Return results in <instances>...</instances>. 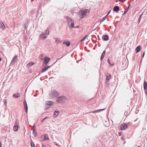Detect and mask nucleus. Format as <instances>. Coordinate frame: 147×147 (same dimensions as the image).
<instances>
[{
  "mask_svg": "<svg viewBox=\"0 0 147 147\" xmlns=\"http://www.w3.org/2000/svg\"><path fill=\"white\" fill-rule=\"evenodd\" d=\"M48 117H46L45 118L43 119L42 120V122H43L46 119H47Z\"/></svg>",
  "mask_w": 147,
  "mask_h": 147,
  "instance_id": "29",
  "label": "nucleus"
},
{
  "mask_svg": "<svg viewBox=\"0 0 147 147\" xmlns=\"http://www.w3.org/2000/svg\"><path fill=\"white\" fill-rule=\"evenodd\" d=\"M66 18L67 20V23L69 28L70 29H71L74 28V24L73 20L69 17H66Z\"/></svg>",
  "mask_w": 147,
  "mask_h": 147,
  "instance_id": "1",
  "label": "nucleus"
},
{
  "mask_svg": "<svg viewBox=\"0 0 147 147\" xmlns=\"http://www.w3.org/2000/svg\"><path fill=\"white\" fill-rule=\"evenodd\" d=\"M16 57H14V58L12 60V61H14L15 60V59L16 58Z\"/></svg>",
  "mask_w": 147,
  "mask_h": 147,
  "instance_id": "35",
  "label": "nucleus"
},
{
  "mask_svg": "<svg viewBox=\"0 0 147 147\" xmlns=\"http://www.w3.org/2000/svg\"><path fill=\"white\" fill-rule=\"evenodd\" d=\"M141 16H142V15H141V16H140V17H141Z\"/></svg>",
  "mask_w": 147,
  "mask_h": 147,
  "instance_id": "43",
  "label": "nucleus"
},
{
  "mask_svg": "<svg viewBox=\"0 0 147 147\" xmlns=\"http://www.w3.org/2000/svg\"><path fill=\"white\" fill-rule=\"evenodd\" d=\"M41 137L42 138H43V140H49V139L48 136L47 134H45L42 135L41 136Z\"/></svg>",
  "mask_w": 147,
  "mask_h": 147,
  "instance_id": "8",
  "label": "nucleus"
},
{
  "mask_svg": "<svg viewBox=\"0 0 147 147\" xmlns=\"http://www.w3.org/2000/svg\"><path fill=\"white\" fill-rule=\"evenodd\" d=\"M59 113L58 111H55L54 113V116L55 117H56L58 116Z\"/></svg>",
  "mask_w": 147,
  "mask_h": 147,
  "instance_id": "23",
  "label": "nucleus"
},
{
  "mask_svg": "<svg viewBox=\"0 0 147 147\" xmlns=\"http://www.w3.org/2000/svg\"><path fill=\"white\" fill-rule=\"evenodd\" d=\"M119 10V7L118 6H116L113 8V10L115 11H117Z\"/></svg>",
  "mask_w": 147,
  "mask_h": 147,
  "instance_id": "16",
  "label": "nucleus"
},
{
  "mask_svg": "<svg viewBox=\"0 0 147 147\" xmlns=\"http://www.w3.org/2000/svg\"><path fill=\"white\" fill-rule=\"evenodd\" d=\"M106 18H107V16H105V17H104V18H103L102 19V22L104 21V20H105L106 19Z\"/></svg>",
  "mask_w": 147,
  "mask_h": 147,
  "instance_id": "28",
  "label": "nucleus"
},
{
  "mask_svg": "<svg viewBox=\"0 0 147 147\" xmlns=\"http://www.w3.org/2000/svg\"><path fill=\"white\" fill-rule=\"evenodd\" d=\"M144 89H147V83L146 82H144Z\"/></svg>",
  "mask_w": 147,
  "mask_h": 147,
  "instance_id": "18",
  "label": "nucleus"
},
{
  "mask_svg": "<svg viewBox=\"0 0 147 147\" xmlns=\"http://www.w3.org/2000/svg\"><path fill=\"white\" fill-rule=\"evenodd\" d=\"M122 0H119V1L120 2H123Z\"/></svg>",
  "mask_w": 147,
  "mask_h": 147,
  "instance_id": "37",
  "label": "nucleus"
},
{
  "mask_svg": "<svg viewBox=\"0 0 147 147\" xmlns=\"http://www.w3.org/2000/svg\"><path fill=\"white\" fill-rule=\"evenodd\" d=\"M105 51H104L102 53V54L101 56V60L102 59L104 58V57L105 55Z\"/></svg>",
  "mask_w": 147,
  "mask_h": 147,
  "instance_id": "22",
  "label": "nucleus"
},
{
  "mask_svg": "<svg viewBox=\"0 0 147 147\" xmlns=\"http://www.w3.org/2000/svg\"><path fill=\"white\" fill-rule=\"evenodd\" d=\"M1 60V57H0V61Z\"/></svg>",
  "mask_w": 147,
  "mask_h": 147,
  "instance_id": "40",
  "label": "nucleus"
},
{
  "mask_svg": "<svg viewBox=\"0 0 147 147\" xmlns=\"http://www.w3.org/2000/svg\"><path fill=\"white\" fill-rule=\"evenodd\" d=\"M54 104V102L51 101H48L46 102L45 105V108L46 109H48L49 107L53 105Z\"/></svg>",
  "mask_w": 147,
  "mask_h": 147,
  "instance_id": "6",
  "label": "nucleus"
},
{
  "mask_svg": "<svg viewBox=\"0 0 147 147\" xmlns=\"http://www.w3.org/2000/svg\"><path fill=\"white\" fill-rule=\"evenodd\" d=\"M130 4H129V5L128 6V7H127V9H128L129 8V7H130Z\"/></svg>",
  "mask_w": 147,
  "mask_h": 147,
  "instance_id": "33",
  "label": "nucleus"
},
{
  "mask_svg": "<svg viewBox=\"0 0 147 147\" xmlns=\"http://www.w3.org/2000/svg\"><path fill=\"white\" fill-rule=\"evenodd\" d=\"M34 131V132H35V130H34V131Z\"/></svg>",
  "mask_w": 147,
  "mask_h": 147,
  "instance_id": "41",
  "label": "nucleus"
},
{
  "mask_svg": "<svg viewBox=\"0 0 147 147\" xmlns=\"http://www.w3.org/2000/svg\"><path fill=\"white\" fill-rule=\"evenodd\" d=\"M59 95V93L55 90H52L50 94L51 98L53 99L57 97Z\"/></svg>",
  "mask_w": 147,
  "mask_h": 147,
  "instance_id": "5",
  "label": "nucleus"
},
{
  "mask_svg": "<svg viewBox=\"0 0 147 147\" xmlns=\"http://www.w3.org/2000/svg\"><path fill=\"white\" fill-rule=\"evenodd\" d=\"M141 46H139L137 47L136 48V49L135 51H136V53H138L141 50Z\"/></svg>",
  "mask_w": 147,
  "mask_h": 147,
  "instance_id": "13",
  "label": "nucleus"
},
{
  "mask_svg": "<svg viewBox=\"0 0 147 147\" xmlns=\"http://www.w3.org/2000/svg\"><path fill=\"white\" fill-rule=\"evenodd\" d=\"M109 64L110 65H111L112 66H113V65H114V63L112 62L111 63H109Z\"/></svg>",
  "mask_w": 147,
  "mask_h": 147,
  "instance_id": "30",
  "label": "nucleus"
},
{
  "mask_svg": "<svg viewBox=\"0 0 147 147\" xmlns=\"http://www.w3.org/2000/svg\"><path fill=\"white\" fill-rule=\"evenodd\" d=\"M34 63H33V62H31L27 64V66H28L30 67V66H31L32 65H34Z\"/></svg>",
  "mask_w": 147,
  "mask_h": 147,
  "instance_id": "24",
  "label": "nucleus"
},
{
  "mask_svg": "<svg viewBox=\"0 0 147 147\" xmlns=\"http://www.w3.org/2000/svg\"><path fill=\"white\" fill-rule=\"evenodd\" d=\"M88 11V9H87L81 10L78 13L79 17L80 18H83L86 15Z\"/></svg>",
  "mask_w": 147,
  "mask_h": 147,
  "instance_id": "3",
  "label": "nucleus"
},
{
  "mask_svg": "<svg viewBox=\"0 0 147 147\" xmlns=\"http://www.w3.org/2000/svg\"><path fill=\"white\" fill-rule=\"evenodd\" d=\"M111 78V76L109 75L107 76L106 78V81H108Z\"/></svg>",
  "mask_w": 147,
  "mask_h": 147,
  "instance_id": "26",
  "label": "nucleus"
},
{
  "mask_svg": "<svg viewBox=\"0 0 147 147\" xmlns=\"http://www.w3.org/2000/svg\"><path fill=\"white\" fill-rule=\"evenodd\" d=\"M19 123L18 121H16L13 127V129L14 131H16L18 130Z\"/></svg>",
  "mask_w": 147,
  "mask_h": 147,
  "instance_id": "7",
  "label": "nucleus"
},
{
  "mask_svg": "<svg viewBox=\"0 0 147 147\" xmlns=\"http://www.w3.org/2000/svg\"><path fill=\"white\" fill-rule=\"evenodd\" d=\"M107 62H108L109 64V63H110V61L109 60V59H108L107 60Z\"/></svg>",
  "mask_w": 147,
  "mask_h": 147,
  "instance_id": "34",
  "label": "nucleus"
},
{
  "mask_svg": "<svg viewBox=\"0 0 147 147\" xmlns=\"http://www.w3.org/2000/svg\"><path fill=\"white\" fill-rule=\"evenodd\" d=\"M68 100L67 97L64 96H61L57 99V102L61 104L65 103Z\"/></svg>",
  "mask_w": 147,
  "mask_h": 147,
  "instance_id": "2",
  "label": "nucleus"
},
{
  "mask_svg": "<svg viewBox=\"0 0 147 147\" xmlns=\"http://www.w3.org/2000/svg\"><path fill=\"white\" fill-rule=\"evenodd\" d=\"M111 12V11H110L107 14V15L106 16H107H107L110 13V12Z\"/></svg>",
  "mask_w": 147,
  "mask_h": 147,
  "instance_id": "32",
  "label": "nucleus"
},
{
  "mask_svg": "<svg viewBox=\"0 0 147 147\" xmlns=\"http://www.w3.org/2000/svg\"><path fill=\"white\" fill-rule=\"evenodd\" d=\"M87 36H85L84 38H83L81 41V42L84 41L85 40L86 38L87 37Z\"/></svg>",
  "mask_w": 147,
  "mask_h": 147,
  "instance_id": "25",
  "label": "nucleus"
},
{
  "mask_svg": "<svg viewBox=\"0 0 147 147\" xmlns=\"http://www.w3.org/2000/svg\"><path fill=\"white\" fill-rule=\"evenodd\" d=\"M127 127V126L126 124L124 123L121 126V129L122 130H125Z\"/></svg>",
  "mask_w": 147,
  "mask_h": 147,
  "instance_id": "9",
  "label": "nucleus"
},
{
  "mask_svg": "<svg viewBox=\"0 0 147 147\" xmlns=\"http://www.w3.org/2000/svg\"><path fill=\"white\" fill-rule=\"evenodd\" d=\"M63 44H66L67 46H69L70 45V42H64Z\"/></svg>",
  "mask_w": 147,
  "mask_h": 147,
  "instance_id": "21",
  "label": "nucleus"
},
{
  "mask_svg": "<svg viewBox=\"0 0 147 147\" xmlns=\"http://www.w3.org/2000/svg\"><path fill=\"white\" fill-rule=\"evenodd\" d=\"M40 56H41V57H43V55H40Z\"/></svg>",
  "mask_w": 147,
  "mask_h": 147,
  "instance_id": "39",
  "label": "nucleus"
},
{
  "mask_svg": "<svg viewBox=\"0 0 147 147\" xmlns=\"http://www.w3.org/2000/svg\"><path fill=\"white\" fill-rule=\"evenodd\" d=\"M5 27L3 23L2 22H0V28L1 29L3 30L5 29Z\"/></svg>",
  "mask_w": 147,
  "mask_h": 147,
  "instance_id": "12",
  "label": "nucleus"
},
{
  "mask_svg": "<svg viewBox=\"0 0 147 147\" xmlns=\"http://www.w3.org/2000/svg\"><path fill=\"white\" fill-rule=\"evenodd\" d=\"M104 110H105V109H99V110H95V111H94L93 112V113H97L100 112L101 111H103Z\"/></svg>",
  "mask_w": 147,
  "mask_h": 147,
  "instance_id": "17",
  "label": "nucleus"
},
{
  "mask_svg": "<svg viewBox=\"0 0 147 147\" xmlns=\"http://www.w3.org/2000/svg\"><path fill=\"white\" fill-rule=\"evenodd\" d=\"M24 104L25 106V111L27 112L28 106L27 105L26 102V101H24Z\"/></svg>",
  "mask_w": 147,
  "mask_h": 147,
  "instance_id": "14",
  "label": "nucleus"
},
{
  "mask_svg": "<svg viewBox=\"0 0 147 147\" xmlns=\"http://www.w3.org/2000/svg\"><path fill=\"white\" fill-rule=\"evenodd\" d=\"M20 96V94L17 93L16 94H14L13 95V97L14 98H18Z\"/></svg>",
  "mask_w": 147,
  "mask_h": 147,
  "instance_id": "20",
  "label": "nucleus"
},
{
  "mask_svg": "<svg viewBox=\"0 0 147 147\" xmlns=\"http://www.w3.org/2000/svg\"><path fill=\"white\" fill-rule=\"evenodd\" d=\"M50 58L48 57H45V61L44 63H45L46 65H47L50 60Z\"/></svg>",
  "mask_w": 147,
  "mask_h": 147,
  "instance_id": "11",
  "label": "nucleus"
},
{
  "mask_svg": "<svg viewBox=\"0 0 147 147\" xmlns=\"http://www.w3.org/2000/svg\"><path fill=\"white\" fill-rule=\"evenodd\" d=\"M144 55V53L143 54V57Z\"/></svg>",
  "mask_w": 147,
  "mask_h": 147,
  "instance_id": "38",
  "label": "nucleus"
},
{
  "mask_svg": "<svg viewBox=\"0 0 147 147\" xmlns=\"http://www.w3.org/2000/svg\"><path fill=\"white\" fill-rule=\"evenodd\" d=\"M51 67V66H47L45 67L44 68H43L42 71V72H43L47 70L49 68Z\"/></svg>",
  "mask_w": 147,
  "mask_h": 147,
  "instance_id": "10",
  "label": "nucleus"
},
{
  "mask_svg": "<svg viewBox=\"0 0 147 147\" xmlns=\"http://www.w3.org/2000/svg\"><path fill=\"white\" fill-rule=\"evenodd\" d=\"M0 147H1V142H0Z\"/></svg>",
  "mask_w": 147,
  "mask_h": 147,
  "instance_id": "36",
  "label": "nucleus"
},
{
  "mask_svg": "<svg viewBox=\"0 0 147 147\" xmlns=\"http://www.w3.org/2000/svg\"><path fill=\"white\" fill-rule=\"evenodd\" d=\"M30 145L32 147H35L34 144L33 142L31 143Z\"/></svg>",
  "mask_w": 147,
  "mask_h": 147,
  "instance_id": "27",
  "label": "nucleus"
},
{
  "mask_svg": "<svg viewBox=\"0 0 147 147\" xmlns=\"http://www.w3.org/2000/svg\"><path fill=\"white\" fill-rule=\"evenodd\" d=\"M103 38L105 40H109V38L107 35H105L103 36Z\"/></svg>",
  "mask_w": 147,
  "mask_h": 147,
  "instance_id": "19",
  "label": "nucleus"
},
{
  "mask_svg": "<svg viewBox=\"0 0 147 147\" xmlns=\"http://www.w3.org/2000/svg\"><path fill=\"white\" fill-rule=\"evenodd\" d=\"M76 28H78V26H77L76 27Z\"/></svg>",
  "mask_w": 147,
  "mask_h": 147,
  "instance_id": "42",
  "label": "nucleus"
},
{
  "mask_svg": "<svg viewBox=\"0 0 147 147\" xmlns=\"http://www.w3.org/2000/svg\"><path fill=\"white\" fill-rule=\"evenodd\" d=\"M128 11V9H127V10H126L124 12V13H123V14H124L126 13Z\"/></svg>",
  "mask_w": 147,
  "mask_h": 147,
  "instance_id": "31",
  "label": "nucleus"
},
{
  "mask_svg": "<svg viewBox=\"0 0 147 147\" xmlns=\"http://www.w3.org/2000/svg\"><path fill=\"white\" fill-rule=\"evenodd\" d=\"M49 35V32L48 31L46 30L45 32H43L41 34L40 36V39L42 40H45Z\"/></svg>",
  "mask_w": 147,
  "mask_h": 147,
  "instance_id": "4",
  "label": "nucleus"
},
{
  "mask_svg": "<svg viewBox=\"0 0 147 147\" xmlns=\"http://www.w3.org/2000/svg\"><path fill=\"white\" fill-rule=\"evenodd\" d=\"M55 42L56 44H59L61 42L60 39L58 38H55Z\"/></svg>",
  "mask_w": 147,
  "mask_h": 147,
  "instance_id": "15",
  "label": "nucleus"
}]
</instances>
